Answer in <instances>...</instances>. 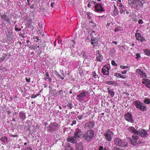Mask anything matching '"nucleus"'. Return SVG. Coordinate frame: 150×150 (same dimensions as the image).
Listing matches in <instances>:
<instances>
[{"label": "nucleus", "instance_id": "1a4fd4ad", "mask_svg": "<svg viewBox=\"0 0 150 150\" xmlns=\"http://www.w3.org/2000/svg\"><path fill=\"white\" fill-rule=\"evenodd\" d=\"M95 8V10L98 12H103L105 11V10L103 8L102 5L100 3L96 4Z\"/></svg>", "mask_w": 150, "mask_h": 150}, {"label": "nucleus", "instance_id": "3c124183", "mask_svg": "<svg viewBox=\"0 0 150 150\" xmlns=\"http://www.w3.org/2000/svg\"><path fill=\"white\" fill-rule=\"evenodd\" d=\"M146 86L150 88V81H149L146 84Z\"/></svg>", "mask_w": 150, "mask_h": 150}, {"label": "nucleus", "instance_id": "2eb2a0df", "mask_svg": "<svg viewBox=\"0 0 150 150\" xmlns=\"http://www.w3.org/2000/svg\"><path fill=\"white\" fill-rule=\"evenodd\" d=\"M77 139L74 136L69 137L67 139V141L68 142L74 143L77 141Z\"/></svg>", "mask_w": 150, "mask_h": 150}, {"label": "nucleus", "instance_id": "58836bf2", "mask_svg": "<svg viewBox=\"0 0 150 150\" xmlns=\"http://www.w3.org/2000/svg\"><path fill=\"white\" fill-rule=\"evenodd\" d=\"M93 76L95 79L97 78L98 77V75L96 74V72L95 71L93 72Z\"/></svg>", "mask_w": 150, "mask_h": 150}, {"label": "nucleus", "instance_id": "dca6fc26", "mask_svg": "<svg viewBox=\"0 0 150 150\" xmlns=\"http://www.w3.org/2000/svg\"><path fill=\"white\" fill-rule=\"evenodd\" d=\"M96 59L97 61L101 62L103 59V57L100 53V51L97 50L96 51Z\"/></svg>", "mask_w": 150, "mask_h": 150}, {"label": "nucleus", "instance_id": "f8f14e48", "mask_svg": "<svg viewBox=\"0 0 150 150\" xmlns=\"http://www.w3.org/2000/svg\"><path fill=\"white\" fill-rule=\"evenodd\" d=\"M49 127L50 130L55 131L58 128V124L56 122H52L50 125Z\"/></svg>", "mask_w": 150, "mask_h": 150}, {"label": "nucleus", "instance_id": "864d4df0", "mask_svg": "<svg viewBox=\"0 0 150 150\" xmlns=\"http://www.w3.org/2000/svg\"><path fill=\"white\" fill-rule=\"evenodd\" d=\"M143 80H144L145 81H142V83H143V84H145V83H147V81L148 80L147 79H143Z\"/></svg>", "mask_w": 150, "mask_h": 150}, {"label": "nucleus", "instance_id": "c9c22d12", "mask_svg": "<svg viewBox=\"0 0 150 150\" xmlns=\"http://www.w3.org/2000/svg\"><path fill=\"white\" fill-rule=\"evenodd\" d=\"M11 32L10 30H8L6 33L7 36L8 37L11 36Z\"/></svg>", "mask_w": 150, "mask_h": 150}, {"label": "nucleus", "instance_id": "de8ad7c7", "mask_svg": "<svg viewBox=\"0 0 150 150\" xmlns=\"http://www.w3.org/2000/svg\"><path fill=\"white\" fill-rule=\"evenodd\" d=\"M111 63L112 65L113 66H116L117 67V64L113 60H112V61Z\"/></svg>", "mask_w": 150, "mask_h": 150}, {"label": "nucleus", "instance_id": "412c9836", "mask_svg": "<svg viewBox=\"0 0 150 150\" xmlns=\"http://www.w3.org/2000/svg\"><path fill=\"white\" fill-rule=\"evenodd\" d=\"M146 105L142 103L138 109L142 111H144L146 110Z\"/></svg>", "mask_w": 150, "mask_h": 150}, {"label": "nucleus", "instance_id": "7c9ffc66", "mask_svg": "<svg viewBox=\"0 0 150 150\" xmlns=\"http://www.w3.org/2000/svg\"><path fill=\"white\" fill-rule=\"evenodd\" d=\"M19 27V25H15V27L14 28L15 30L17 31H21V28H18Z\"/></svg>", "mask_w": 150, "mask_h": 150}, {"label": "nucleus", "instance_id": "f3484780", "mask_svg": "<svg viewBox=\"0 0 150 150\" xmlns=\"http://www.w3.org/2000/svg\"><path fill=\"white\" fill-rule=\"evenodd\" d=\"M19 116L18 119L20 121H23L26 118L25 114L23 112H21L19 113Z\"/></svg>", "mask_w": 150, "mask_h": 150}, {"label": "nucleus", "instance_id": "a18cd8bd", "mask_svg": "<svg viewBox=\"0 0 150 150\" xmlns=\"http://www.w3.org/2000/svg\"><path fill=\"white\" fill-rule=\"evenodd\" d=\"M72 104L71 103H69L67 105V106L69 107L70 109H71L72 108Z\"/></svg>", "mask_w": 150, "mask_h": 150}, {"label": "nucleus", "instance_id": "b1692460", "mask_svg": "<svg viewBox=\"0 0 150 150\" xmlns=\"http://www.w3.org/2000/svg\"><path fill=\"white\" fill-rule=\"evenodd\" d=\"M65 149V150H75L73 149L72 147L70 146V144L69 143L67 144Z\"/></svg>", "mask_w": 150, "mask_h": 150}, {"label": "nucleus", "instance_id": "5701e85b", "mask_svg": "<svg viewBox=\"0 0 150 150\" xmlns=\"http://www.w3.org/2000/svg\"><path fill=\"white\" fill-rule=\"evenodd\" d=\"M98 43L97 40L95 39V37L91 38V44L93 45V47H95V44H96Z\"/></svg>", "mask_w": 150, "mask_h": 150}, {"label": "nucleus", "instance_id": "f257e3e1", "mask_svg": "<svg viewBox=\"0 0 150 150\" xmlns=\"http://www.w3.org/2000/svg\"><path fill=\"white\" fill-rule=\"evenodd\" d=\"M145 3V0H128V3L129 5L137 10L142 8Z\"/></svg>", "mask_w": 150, "mask_h": 150}, {"label": "nucleus", "instance_id": "052dcab7", "mask_svg": "<svg viewBox=\"0 0 150 150\" xmlns=\"http://www.w3.org/2000/svg\"><path fill=\"white\" fill-rule=\"evenodd\" d=\"M25 79H26V81H27V82H29L30 81V78H29V79H28L27 78H26Z\"/></svg>", "mask_w": 150, "mask_h": 150}, {"label": "nucleus", "instance_id": "f03ea898", "mask_svg": "<svg viewBox=\"0 0 150 150\" xmlns=\"http://www.w3.org/2000/svg\"><path fill=\"white\" fill-rule=\"evenodd\" d=\"M138 127V126H136L135 128L133 127H131L129 128V130L132 133L139 135L142 137H146L147 136V131L144 129H139V131H137V129Z\"/></svg>", "mask_w": 150, "mask_h": 150}, {"label": "nucleus", "instance_id": "c85d7f7f", "mask_svg": "<svg viewBox=\"0 0 150 150\" xmlns=\"http://www.w3.org/2000/svg\"><path fill=\"white\" fill-rule=\"evenodd\" d=\"M7 57V55L6 54H3L2 57H0V59L2 61H4Z\"/></svg>", "mask_w": 150, "mask_h": 150}, {"label": "nucleus", "instance_id": "0e129e2a", "mask_svg": "<svg viewBox=\"0 0 150 150\" xmlns=\"http://www.w3.org/2000/svg\"><path fill=\"white\" fill-rule=\"evenodd\" d=\"M27 1L28 3V4L29 5H30V0H27Z\"/></svg>", "mask_w": 150, "mask_h": 150}, {"label": "nucleus", "instance_id": "7ed1b4c3", "mask_svg": "<svg viewBox=\"0 0 150 150\" xmlns=\"http://www.w3.org/2000/svg\"><path fill=\"white\" fill-rule=\"evenodd\" d=\"M114 142L116 145L123 147L128 146L127 142L124 140H122L118 138H115Z\"/></svg>", "mask_w": 150, "mask_h": 150}, {"label": "nucleus", "instance_id": "338daca9", "mask_svg": "<svg viewBox=\"0 0 150 150\" xmlns=\"http://www.w3.org/2000/svg\"><path fill=\"white\" fill-rule=\"evenodd\" d=\"M112 43L115 44V45H117V41H113L112 42Z\"/></svg>", "mask_w": 150, "mask_h": 150}, {"label": "nucleus", "instance_id": "a211bd4d", "mask_svg": "<svg viewBox=\"0 0 150 150\" xmlns=\"http://www.w3.org/2000/svg\"><path fill=\"white\" fill-rule=\"evenodd\" d=\"M142 103L138 100L135 101L134 102V105L137 109H139Z\"/></svg>", "mask_w": 150, "mask_h": 150}, {"label": "nucleus", "instance_id": "20e7f679", "mask_svg": "<svg viewBox=\"0 0 150 150\" xmlns=\"http://www.w3.org/2000/svg\"><path fill=\"white\" fill-rule=\"evenodd\" d=\"M94 136V132L92 130L88 131L84 136L86 140L88 141H91L93 139Z\"/></svg>", "mask_w": 150, "mask_h": 150}, {"label": "nucleus", "instance_id": "4be33fe9", "mask_svg": "<svg viewBox=\"0 0 150 150\" xmlns=\"http://www.w3.org/2000/svg\"><path fill=\"white\" fill-rule=\"evenodd\" d=\"M108 93L110 95L111 97H114L115 93L112 89H111L110 88H108Z\"/></svg>", "mask_w": 150, "mask_h": 150}, {"label": "nucleus", "instance_id": "4468645a", "mask_svg": "<svg viewBox=\"0 0 150 150\" xmlns=\"http://www.w3.org/2000/svg\"><path fill=\"white\" fill-rule=\"evenodd\" d=\"M74 136L78 139L83 136L82 133L80 130L77 129L75 132Z\"/></svg>", "mask_w": 150, "mask_h": 150}, {"label": "nucleus", "instance_id": "774afa93", "mask_svg": "<svg viewBox=\"0 0 150 150\" xmlns=\"http://www.w3.org/2000/svg\"><path fill=\"white\" fill-rule=\"evenodd\" d=\"M123 12V9L120 10V13L122 14Z\"/></svg>", "mask_w": 150, "mask_h": 150}, {"label": "nucleus", "instance_id": "aec40b11", "mask_svg": "<svg viewBox=\"0 0 150 150\" xmlns=\"http://www.w3.org/2000/svg\"><path fill=\"white\" fill-rule=\"evenodd\" d=\"M27 22L28 24V28H30L33 27V25L34 24V23L32 21L31 19L30 18L28 19L27 20Z\"/></svg>", "mask_w": 150, "mask_h": 150}, {"label": "nucleus", "instance_id": "4d7b16f0", "mask_svg": "<svg viewBox=\"0 0 150 150\" xmlns=\"http://www.w3.org/2000/svg\"><path fill=\"white\" fill-rule=\"evenodd\" d=\"M138 23L139 24H142L143 23V21L142 19H140L138 21Z\"/></svg>", "mask_w": 150, "mask_h": 150}, {"label": "nucleus", "instance_id": "6e6552de", "mask_svg": "<svg viewBox=\"0 0 150 150\" xmlns=\"http://www.w3.org/2000/svg\"><path fill=\"white\" fill-rule=\"evenodd\" d=\"M132 139H131L130 142L132 145H135L137 144V141L139 139V137L136 135H133L132 136Z\"/></svg>", "mask_w": 150, "mask_h": 150}, {"label": "nucleus", "instance_id": "c756f323", "mask_svg": "<svg viewBox=\"0 0 150 150\" xmlns=\"http://www.w3.org/2000/svg\"><path fill=\"white\" fill-rule=\"evenodd\" d=\"M141 76L142 77V78L144 77L146 78L147 77V75L143 71H142L141 73L140 74Z\"/></svg>", "mask_w": 150, "mask_h": 150}, {"label": "nucleus", "instance_id": "2f4dec72", "mask_svg": "<svg viewBox=\"0 0 150 150\" xmlns=\"http://www.w3.org/2000/svg\"><path fill=\"white\" fill-rule=\"evenodd\" d=\"M144 103L146 104H149L150 103V99L146 98L144 100Z\"/></svg>", "mask_w": 150, "mask_h": 150}, {"label": "nucleus", "instance_id": "ddd939ff", "mask_svg": "<svg viewBox=\"0 0 150 150\" xmlns=\"http://www.w3.org/2000/svg\"><path fill=\"white\" fill-rule=\"evenodd\" d=\"M135 36L136 40L138 41H140L141 42H144L145 38L143 37H142L141 35L139 33H136L135 34Z\"/></svg>", "mask_w": 150, "mask_h": 150}, {"label": "nucleus", "instance_id": "ea45409f", "mask_svg": "<svg viewBox=\"0 0 150 150\" xmlns=\"http://www.w3.org/2000/svg\"><path fill=\"white\" fill-rule=\"evenodd\" d=\"M45 75L46 76V77L44 78V79L45 80H46L49 78V74L48 72H47L45 73Z\"/></svg>", "mask_w": 150, "mask_h": 150}, {"label": "nucleus", "instance_id": "5fc2aeb1", "mask_svg": "<svg viewBox=\"0 0 150 150\" xmlns=\"http://www.w3.org/2000/svg\"><path fill=\"white\" fill-rule=\"evenodd\" d=\"M60 72L61 74L63 76H65V74L64 73V71L63 70H60Z\"/></svg>", "mask_w": 150, "mask_h": 150}, {"label": "nucleus", "instance_id": "49530a36", "mask_svg": "<svg viewBox=\"0 0 150 150\" xmlns=\"http://www.w3.org/2000/svg\"><path fill=\"white\" fill-rule=\"evenodd\" d=\"M77 118L81 120L83 119V116L82 115H79L77 117Z\"/></svg>", "mask_w": 150, "mask_h": 150}, {"label": "nucleus", "instance_id": "bf43d9fd", "mask_svg": "<svg viewBox=\"0 0 150 150\" xmlns=\"http://www.w3.org/2000/svg\"><path fill=\"white\" fill-rule=\"evenodd\" d=\"M127 72V70H124L122 72V74H125V73H126Z\"/></svg>", "mask_w": 150, "mask_h": 150}, {"label": "nucleus", "instance_id": "69168bd1", "mask_svg": "<svg viewBox=\"0 0 150 150\" xmlns=\"http://www.w3.org/2000/svg\"><path fill=\"white\" fill-rule=\"evenodd\" d=\"M30 8L31 9H33L34 8V5H33L30 6Z\"/></svg>", "mask_w": 150, "mask_h": 150}, {"label": "nucleus", "instance_id": "393cba45", "mask_svg": "<svg viewBox=\"0 0 150 150\" xmlns=\"http://www.w3.org/2000/svg\"><path fill=\"white\" fill-rule=\"evenodd\" d=\"M144 51L146 55L148 56H150V50L146 49H145Z\"/></svg>", "mask_w": 150, "mask_h": 150}, {"label": "nucleus", "instance_id": "13d9d810", "mask_svg": "<svg viewBox=\"0 0 150 150\" xmlns=\"http://www.w3.org/2000/svg\"><path fill=\"white\" fill-rule=\"evenodd\" d=\"M24 150H33L30 147H26L25 149Z\"/></svg>", "mask_w": 150, "mask_h": 150}, {"label": "nucleus", "instance_id": "9d476101", "mask_svg": "<svg viewBox=\"0 0 150 150\" xmlns=\"http://www.w3.org/2000/svg\"><path fill=\"white\" fill-rule=\"evenodd\" d=\"M124 117L126 120L127 121L133 122V120L132 118V115L131 113L127 112L125 114Z\"/></svg>", "mask_w": 150, "mask_h": 150}, {"label": "nucleus", "instance_id": "37998d69", "mask_svg": "<svg viewBox=\"0 0 150 150\" xmlns=\"http://www.w3.org/2000/svg\"><path fill=\"white\" fill-rule=\"evenodd\" d=\"M111 84L114 86H117V82L115 81H112Z\"/></svg>", "mask_w": 150, "mask_h": 150}, {"label": "nucleus", "instance_id": "cd10ccee", "mask_svg": "<svg viewBox=\"0 0 150 150\" xmlns=\"http://www.w3.org/2000/svg\"><path fill=\"white\" fill-rule=\"evenodd\" d=\"M118 14V13L117 9H114L112 15L114 16H116Z\"/></svg>", "mask_w": 150, "mask_h": 150}, {"label": "nucleus", "instance_id": "e2e57ef3", "mask_svg": "<svg viewBox=\"0 0 150 150\" xmlns=\"http://www.w3.org/2000/svg\"><path fill=\"white\" fill-rule=\"evenodd\" d=\"M54 4V2H52L51 4V6L52 7V8H53V6Z\"/></svg>", "mask_w": 150, "mask_h": 150}, {"label": "nucleus", "instance_id": "8fccbe9b", "mask_svg": "<svg viewBox=\"0 0 150 150\" xmlns=\"http://www.w3.org/2000/svg\"><path fill=\"white\" fill-rule=\"evenodd\" d=\"M142 70L140 69H137L136 70V73H138L140 75Z\"/></svg>", "mask_w": 150, "mask_h": 150}, {"label": "nucleus", "instance_id": "4c0bfd02", "mask_svg": "<svg viewBox=\"0 0 150 150\" xmlns=\"http://www.w3.org/2000/svg\"><path fill=\"white\" fill-rule=\"evenodd\" d=\"M78 149L79 150H83V146L81 143H80L79 145Z\"/></svg>", "mask_w": 150, "mask_h": 150}, {"label": "nucleus", "instance_id": "a878e982", "mask_svg": "<svg viewBox=\"0 0 150 150\" xmlns=\"http://www.w3.org/2000/svg\"><path fill=\"white\" fill-rule=\"evenodd\" d=\"M86 125L88 126L89 128H92L94 127V122H87Z\"/></svg>", "mask_w": 150, "mask_h": 150}, {"label": "nucleus", "instance_id": "423d86ee", "mask_svg": "<svg viewBox=\"0 0 150 150\" xmlns=\"http://www.w3.org/2000/svg\"><path fill=\"white\" fill-rule=\"evenodd\" d=\"M110 69V65H107L104 66L102 69L103 73L105 75H108L109 74Z\"/></svg>", "mask_w": 150, "mask_h": 150}, {"label": "nucleus", "instance_id": "e433bc0d", "mask_svg": "<svg viewBox=\"0 0 150 150\" xmlns=\"http://www.w3.org/2000/svg\"><path fill=\"white\" fill-rule=\"evenodd\" d=\"M29 48L31 50H35L37 49V47L34 45H33L29 47Z\"/></svg>", "mask_w": 150, "mask_h": 150}, {"label": "nucleus", "instance_id": "bb28decb", "mask_svg": "<svg viewBox=\"0 0 150 150\" xmlns=\"http://www.w3.org/2000/svg\"><path fill=\"white\" fill-rule=\"evenodd\" d=\"M0 140L4 143H6L8 141L7 138L5 137H1Z\"/></svg>", "mask_w": 150, "mask_h": 150}, {"label": "nucleus", "instance_id": "603ef678", "mask_svg": "<svg viewBox=\"0 0 150 150\" xmlns=\"http://www.w3.org/2000/svg\"><path fill=\"white\" fill-rule=\"evenodd\" d=\"M112 81H105V82L106 84H111Z\"/></svg>", "mask_w": 150, "mask_h": 150}, {"label": "nucleus", "instance_id": "0eeeda50", "mask_svg": "<svg viewBox=\"0 0 150 150\" xmlns=\"http://www.w3.org/2000/svg\"><path fill=\"white\" fill-rule=\"evenodd\" d=\"M88 92H85L84 91H82L77 96L78 98H76L78 100H83L85 97H86V93Z\"/></svg>", "mask_w": 150, "mask_h": 150}, {"label": "nucleus", "instance_id": "9b49d317", "mask_svg": "<svg viewBox=\"0 0 150 150\" xmlns=\"http://www.w3.org/2000/svg\"><path fill=\"white\" fill-rule=\"evenodd\" d=\"M1 19L7 23H10V18L5 13L1 14L0 15Z\"/></svg>", "mask_w": 150, "mask_h": 150}, {"label": "nucleus", "instance_id": "f704fd0d", "mask_svg": "<svg viewBox=\"0 0 150 150\" xmlns=\"http://www.w3.org/2000/svg\"><path fill=\"white\" fill-rule=\"evenodd\" d=\"M57 94L59 95H60L61 97H63L64 96L62 90H60L58 92H57Z\"/></svg>", "mask_w": 150, "mask_h": 150}, {"label": "nucleus", "instance_id": "39448f33", "mask_svg": "<svg viewBox=\"0 0 150 150\" xmlns=\"http://www.w3.org/2000/svg\"><path fill=\"white\" fill-rule=\"evenodd\" d=\"M113 134V133L109 129L106 130L104 133L105 138L108 142H110L111 140Z\"/></svg>", "mask_w": 150, "mask_h": 150}, {"label": "nucleus", "instance_id": "6ab92c4d", "mask_svg": "<svg viewBox=\"0 0 150 150\" xmlns=\"http://www.w3.org/2000/svg\"><path fill=\"white\" fill-rule=\"evenodd\" d=\"M114 76L118 78H121L122 79H126V76L122 75V74L116 72L114 74Z\"/></svg>", "mask_w": 150, "mask_h": 150}, {"label": "nucleus", "instance_id": "680f3d73", "mask_svg": "<svg viewBox=\"0 0 150 150\" xmlns=\"http://www.w3.org/2000/svg\"><path fill=\"white\" fill-rule=\"evenodd\" d=\"M62 40H58V44H61V45H62Z\"/></svg>", "mask_w": 150, "mask_h": 150}, {"label": "nucleus", "instance_id": "473e14b6", "mask_svg": "<svg viewBox=\"0 0 150 150\" xmlns=\"http://www.w3.org/2000/svg\"><path fill=\"white\" fill-rule=\"evenodd\" d=\"M112 25V23L110 21H109V22H108L107 25L106 27L107 28L110 29V27H111V26Z\"/></svg>", "mask_w": 150, "mask_h": 150}, {"label": "nucleus", "instance_id": "6e6d98bb", "mask_svg": "<svg viewBox=\"0 0 150 150\" xmlns=\"http://www.w3.org/2000/svg\"><path fill=\"white\" fill-rule=\"evenodd\" d=\"M136 55L137 56V57H136L137 59H139L140 58V54H139V53H137L136 54Z\"/></svg>", "mask_w": 150, "mask_h": 150}, {"label": "nucleus", "instance_id": "09e8293b", "mask_svg": "<svg viewBox=\"0 0 150 150\" xmlns=\"http://www.w3.org/2000/svg\"><path fill=\"white\" fill-rule=\"evenodd\" d=\"M113 150H123L122 149H120L117 146L114 147Z\"/></svg>", "mask_w": 150, "mask_h": 150}, {"label": "nucleus", "instance_id": "a19ab883", "mask_svg": "<svg viewBox=\"0 0 150 150\" xmlns=\"http://www.w3.org/2000/svg\"><path fill=\"white\" fill-rule=\"evenodd\" d=\"M39 95V94H38L37 95H35L34 94H33L31 96V98H32V99H33V98H36V97H37Z\"/></svg>", "mask_w": 150, "mask_h": 150}, {"label": "nucleus", "instance_id": "c03bdc74", "mask_svg": "<svg viewBox=\"0 0 150 150\" xmlns=\"http://www.w3.org/2000/svg\"><path fill=\"white\" fill-rule=\"evenodd\" d=\"M91 35L92 36V38L94 37V35H96L95 31H93L91 33Z\"/></svg>", "mask_w": 150, "mask_h": 150}, {"label": "nucleus", "instance_id": "79ce46f5", "mask_svg": "<svg viewBox=\"0 0 150 150\" xmlns=\"http://www.w3.org/2000/svg\"><path fill=\"white\" fill-rule=\"evenodd\" d=\"M120 68L122 69H127L128 68V67L127 66H124L122 65H121L120 66Z\"/></svg>", "mask_w": 150, "mask_h": 150}, {"label": "nucleus", "instance_id": "72a5a7b5", "mask_svg": "<svg viewBox=\"0 0 150 150\" xmlns=\"http://www.w3.org/2000/svg\"><path fill=\"white\" fill-rule=\"evenodd\" d=\"M55 74V75L57 76V77L61 79L62 80H63L64 79V77H62L61 75L59 74L57 71H56Z\"/></svg>", "mask_w": 150, "mask_h": 150}]
</instances>
